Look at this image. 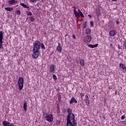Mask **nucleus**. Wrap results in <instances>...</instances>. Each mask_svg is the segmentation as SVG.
<instances>
[{
	"label": "nucleus",
	"instance_id": "10",
	"mask_svg": "<svg viewBox=\"0 0 126 126\" xmlns=\"http://www.w3.org/2000/svg\"><path fill=\"white\" fill-rule=\"evenodd\" d=\"M72 103H75L77 104V100H76L74 97H72L69 102V104H72Z\"/></svg>",
	"mask_w": 126,
	"mask_h": 126
},
{
	"label": "nucleus",
	"instance_id": "16",
	"mask_svg": "<svg viewBox=\"0 0 126 126\" xmlns=\"http://www.w3.org/2000/svg\"><path fill=\"white\" fill-rule=\"evenodd\" d=\"M10 123L7 121H3L2 122V125L4 126H10Z\"/></svg>",
	"mask_w": 126,
	"mask_h": 126
},
{
	"label": "nucleus",
	"instance_id": "2",
	"mask_svg": "<svg viewBox=\"0 0 126 126\" xmlns=\"http://www.w3.org/2000/svg\"><path fill=\"white\" fill-rule=\"evenodd\" d=\"M33 49L32 51H36L39 52L41 49V42L39 40H36L33 43Z\"/></svg>",
	"mask_w": 126,
	"mask_h": 126
},
{
	"label": "nucleus",
	"instance_id": "40",
	"mask_svg": "<svg viewBox=\"0 0 126 126\" xmlns=\"http://www.w3.org/2000/svg\"><path fill=\"white\" fill-rule=\"evenodd\" d=\"M102 118H103V119H104V120H106V117L103 116Z\"/></svg>",
	"mask_w": 126,
	"mask_h": 126
},
{
	"label": "nucleus",
	"instance_id": "26",
	"mask_svg": "<svg viewBox=\"0 0 126 126\" xmlns=\"http://www.w3.org/2000/svg\"><path fill=\"white\" fill-rule=\"evenodd\" d=\"M16 14H17V15H20L21 12L19 10H17L15 11Z\"/></svg>",
	"mask_w": 126,
	"mask_h": 126
},
{
	"label": "nucleus",
	"instance_id": "13",
	"mask_svg": "<svg viewBox=\"0 0 126 126\" xmlns=\"http://www.w3.org/2000/svg\"><path fill=\"white\" fill-rule=\"evenodd\" d=\"M117 32H116L115 31H111L109 32V35H110V36H115V35H116Z\"/></svg>",
	"mask_w": 126,
	"mask_h": 126
},
{
	"label": "nucleus",
	"instance_id": "8",
	"mask_svg": "<svg viewBox=\"0 0 126 126\" xmlns=\"http://www.w3.org/2000/svg\"><path fill=\"white\" fill-rule=\"evenodd\" d=\"M84 101L86 105H87V106L89 105V98L88 97V95H86Z\"/></svg>",
	"mask_w": 126,
	"mask_h": 126
},
{
	"label": "nucleus",
	"instance_id": "24",
	"mask_svg": "<svg viewBox=\"0 0 126 126\" xmlns=\"http://www.w3.org/2000/svg\"><path fill=\"white\" fill-rule=\"evenodd\" d=\"M87 27V22H85L83 24V28L85 29Z\"/></svg>",
	"mask_w": 126,
	"mask_h": 126
},
{
	"label": "nucleus",
	"instance_id": "27",
	"mask_svg": "<svg viewBox=\"0 0 126 126\" xmlns=\"http://www.w3.org/2000/svg\"><path fill=\"white\" fill-rule=\"evenodd\" d=\"M30 19L32 22H33L35 20V18H34V16H31Z\"/></svg>",
	"mask_w": 126,
	"mask_h": 126
},
{
	"label": "nucleus",
	"instance_id": "42",
	"mask_svg": "<svg viewBox=\"0 0 126 126\" xmlns=\"http://www.w3.org/2000/svg\"><path fill=\"white\" fill-rule=\"evenodd\" d=\"M77 18H78V17H79V16H76Z\"/></svg>",
	"mask_w": 126,
	"mask_h": 126
},
{
	"label": "nucleus",
	"instance_id": "36",
	"mask_svg": "<svg viewBox=\"0 0 126 126\" xmlns=\"http://www.w3.org/2000/svg\"><path fill=\"white\" fill-rule=\"evenodd\" d=\"M90 25H91V26H93L94 25V23L93 21H91L90 22Z\"/></svg>",
	"mask_w": 126,
	"mask_h": 126
},
{
	"label": "nucleus",
	"instance_id": "41",
	"mask_svg": "<svg viewBox=\"0 0 126 126\" xmlns=\"http://www.w3.org/2000/svg\"><path fill=\"white\" fill-rule=\"evenodd\" d=\"M112 1H117V0H111Z\"/></svg>",
	"mask_w": 126,
	"mask_h": 126
},
{
	"label": "nucleus",
	"instance_id": "28",
	"mask_svg": "<svg viewBox=\"0 0 126 126\" xmlns=\"http://www.w3.org/2000/svg\"><path fill=\"white\" fill-rule=\"evenodd\" d=\"M40 46L41 47V49H43V50H45V45H44V43H40Z\"/></svg>",
	"mask_w": 126,
	"mask_h": 126
},
{
	"label": "nucleus",
	"instance_id": "39",
	"mask_svg": "<svg viewBox=\"0 0 126 126\" xmlns=\"http://www.w3.org/2000/svg\"><path fill=\"white\" fill-rule=\"evenodd\" d=\"M10 126H14V125L12 123L11 124L10 123Z\"/></svg>",
	"mask_w": 126,
	"mask_h": 126
},
{
	"label": "nucleus",
	"instance_id": "5",
	"mask_svg": "<svg viewBox=\"0 0 126 126\" xmlns=\"http://www.w3.org/2000/svg\"><path fill=\"white\" fill-rule=\"evenodd\" d=\"M46 121L49 122V123H52L53 122V114H49V115H47L46 116L44 117Z\"/></svg>",
	"mask_w": 126,
	"mask_h": 126
},
{
	"label": "nucleus",
	"instance_id": "33",
	"mask_svg": "<svg viewBox=\"0 0 126 126\" xmlns=\"http://www.w3.org/2000/svg\"><path fill=\"white\" fill-rule=\"evenodd\" d=\"M53 78L55 80H57V76H56V75H53Z\"/></svg>",
	"mask_w": 126,
	"mask_h": 126
},
{
	"label": "nucleus",
	"instance_id": "22",
	"mask_svg": "<svg viewBox=\"0 0 126 126\" xmlns=\"http://www.w3.org/2000/svg\"><path fill=\"white\" fill-rule=\"evenodd\" d=\"M5 10H7V11H11L13 8H12V7H7L5 8Z\"/></svg>",
	"mask_w": 126,
	"mask_h": 126
},
{
	"label": "nucleus",
	"instance_id": "19",
	"mask_svg": "<svg viewBox=\"0 0 126 126\" xmlns=\"http://www.w3.org/2000/svg\"><path fill=\"white\" fill-rule=\"evenodd\" d=\"M120 67L123 69V70H125V71H126V67L124 66V64L120 63Z\"/></svg>",
	"mask_w": 126,
	"mask_h": 126
},
{
	"label": "nucleus",
	"instance_id": "46",
	"mask_svg": "<svg viewBox=\"0 0 126 126\" xmlns=\"http://www.w3.org/2000/svg\"><path fill=\"white\" fill-rule=\"evenodd\" d=\"M59 124H60V122H59Z\"/></svg>",
	"mask_w": 126,
	"mask_h": 126
},
{
	"label": "nucleus",
	"instance_id": "1",
	"mask_svg": "<svg viewBox=\"0 0 126 126\" xmlns=\"http://www.w3.org/2000/svg\"><path fill=\"white\" fill-rule=\"evenodd\" d=\"M67 113L68 114L66 117V126H76V121H75V116L72 113L71 109L68 108Z\"/></svg>",
	"mask_w": 126,
	"mask_h": 126
},
{
	"label": "nucleus",
	"instance_id": "3",
	"mask_svg": "<svg viewBox=\"0 0 126 126\" xmlns=\"http://www.w3.org/2000/svg\"><path fill=\"white\" fill-rule=\"evenodd\" d=\"M18 84L20 90H22L23 89V84H24V80L23 77H20L18 80Z\"/></svg>",
	"mask_w": 126,
	"mask_h": 126
},
{
	"label": "nucleus",
	"instance_id": "30",
	"mask_svg": "<svg viewBox=\"0 0 126 126\" xmlns=\"http://www.w3.org/2000/svg\"><path fill=\"white\" fill-rule=\"evenodd\" d=\"M43 117H47V116H48V114H47V112H45V111H43Z\"/></svg>",
	"mask_w": 126,
	"mask_h": 126
},
{
	"label": "nucleus",
	"instance_id": "44",
	"mask_svg": "<svg viewBox=\"0 0 126 126\" xmlns=\"http://www.w3.org/2000/svg\"><path fill=\"white\" fill-rule=\"evenodd\" d=\"M90 18H92V17H91V16H90Z\"/></svg>",
	"mask_w": 126,
	"mask_h": 126
},
{
	"label": "nucleus",
	"instance_id": "14",
	"mask_svg": "<svg viewBox=\"0 0 126 126\" xmlns=\"http://www.w3.org/2000/svg\"><path fill=\"white\" fill-rule=\"evenodd\" d=\"M50 72L53 73V72H55V65H52L50 66Z\"/></svg>",
	"mask_w": 126,
	"mask_h": 126
},
{
	"label": "nucleus",
	"instance_id": "37",
	"mask_svg": "<svg viewBox=\"0 0 126 126\" xmlns=\"http://www.w3.org/2000/svg\"><path fill=\"white\" fill-rule=\"evenodd\" d=\"M72 38H73V39H74L75 40V39H76V38L75 37V35H72Z\"/></svg>",
	"mask_w": 126,
	"mask_h": 126
},
{
	"label": "nucleus",
	"instance_id": "6",
	"mask_svg": "<svg viewBox=\"0 0 126 126\" xmlns=\"http://www.w3.org/2000/svg\"><path fill=\"white\" fill-rule=\"evenodd\" d=\"M32 57L33 59H38L39 55H40V51H33Z\"/></svg>",
	"mask_w": 126,
	"mask_h": 126
},
{
	"label": "nucleus",
	"instance_id": "38",
	"mask_svg": "<svg viewBox=\"0 0 126 126\" xmlns=\"http://www.w3.org/2000/svg\"><path fill=\"white\" fill-rule=\"evenodd\" d=\"M116 24H119V23H120V22H119V21H117L116 22Z\"/></svg>",
	"mask_w": 126,
	"mask_h": 126
},
{
	"label": "nucleus",
	"instance_id": "9",
	"mask_svg": "<svg viewBox=\"0 0 126 126\" xmlns=\"http://www.w3.org/2000/svg\"><path fill=\"white\" fill-rule=\"evenodd\" d=\"M91 36H88L86 37L85 39V42H87L88 43H90V42H91Z\"/></svg>",
	"mask_w": 126,
	"mask_h": 126
},
{
	"label": "nucleus",
	"instance_id": "15",
	"mask_svg": "<svg viewBox=\"0 0 126 126\" xmlns=\"http://www.w3.org/2000/svg\"><path fill=\"white\" fill-rule=\"evenodd\" d=\"M79 61L80 62L81 65H83V66L85 65V62H84V60H83L82 59H80Z\"/></svg>",
	"mask_w": 126,
	"mask_h": 126
},
{
	"label": "nucleus",
	"instance_id": "4",
	"mask_svg": "<svg viewBox=\"0 0 126 126\" xmlns=\"http://www.w3.org/2000/svg\"><path fill=\"white\" fill-rule=\"evenodd\" d=\"M2 39H3V32L0 31V49H3L2 47Z\"/></svg>",
	"mask_w": 126,
	"mask_h": 126
},
{
	"label": "nucleus",
	"instance_id": "34",
	"mask_svg": "<svg viewBox=\"0 0 126 126\" xmlns=\"http://www.w3.org/2000/svg\"><path fill=\"white\" fill-rule=\"evenodd\" d=\"M80 96L82 98V97H84V94L83 93H81L80 94Z\"/></svg>",
	"mask_w": 126,
	"mask_h": 126
},
{
	"label": "nucleus",
	"instance_id": "21",
	"mask_svg": "<svg viewBox=\"0 0 126 126\" xmlns=\"http://www.w3.org/2000/svg\"><path fill=\"white\" fill-rule=\"evenodd\" d=\"M74 13L75 14V16H80V15H79V13L78 11H77L76 10H74Z\"/></svg>",
	"mask_w": 126,
	"mask_h": 126
},
{
	"label": "nucleus",
	"instance_id": "32",
	"mask_svg": "<svg viewBox=\"0 0 126 126\" xmlns=\"http://www.w3.org/2000/svg\"><path fill=\"white\" fill-rule=\"evenodd\" d=\"M123 45H124V47L125 48V49H126V40H125L124 42Z\"/></svg>",
	"mask_w": 126,
	"mask_h": 126
},
{
	"label": "nucleus",
	"instance_id": "11",
	"mask_svg": "<svg viewBox=\"0 0 126 126\" xmlns=\"http://www.w3.org/2000/svg\"><path fill=\"white\" fill-rule=\"evenodd\" d=\"M17 0H10L8 1L9 4H13V3H17Z\"/></svg>",
	"mask_w": 126,
	"mask_h": 126
},
{
	"label": "nucleus",
	"instance_id": "25",
	"mask_svg": "<svg viewBox=\"0 0 126 126\" xmlns=\"http://www.w3.org/2000/svg\"><path fill=\"white\" fill-rule=\"evenodd\" d=\"M78 11L79 12V14H80V16H84V15H83V13H82V12H81V10L80 9H78Z\"/></svg>",
	"mask_w": 126,
	"mask_h": 126
},
{
	"label": "nucleus",
	"instance_id": "18",
	"mask_svg": "<svg viewBox=\"0 0 126 126\" xmlns=\"http://www.w3.org/2000/svg\"><path fill=\"white\" fill-rule=\"evenodd\" d=\"M20 4L21 6H23V7H24V8H27L28 9H29V6H27L24 3H21Z\"/></svg>",
	"mask_w": 126,
	"mask_h": 126
},
{
	"label": "nucleus",
	"instance_id": "43",
	"mask_svg": "<svg viewBox=\"0 0 126 126\" xmlns=\"http://www.w3.org/2000/svg\"><path fill=\"white\" fill-rule=\"evenodd\" d=\"M88 16H91V15H88Z\"/></svg>",
	"mask_w": 126,
	"mask_h": 126
},
{
	"label": "nucleus",
	"instance_id": "35",
	"mask_svg": "<svg viewBox=\"0 0 126 126\" xmlns=\"http://www.w3.org/2000/svg\"><path fill=\"white\" fill-rule=\"evenodd\" d=\"M125 118H126L125 116H123L121 117V120H125Z\"/></svg>",
	"mask_w": 126,
	"mask_h": 126
},
{
	"label": "nucleus",
	"instance_id": "12",
	"mask_svg": "<svg viewBox=\"0 0 126 126\" xmlns=\"http://www.w3.org/2000/svg\"><path fill=\"white\" fill-rule=\"evenodd\" d=\"M23 107L24 111L27 112V102L26 101H24Z\"/></svg>",
	"mask_w": 126,
	"mask_h": 126
},
{
	"label": "nucleus",
	"instance_id": "17",
	"mask_svg": "<svg viewBox=\"0 0 126 126\" xmlns=\"http://www.w3.org/2000/svg\"><path fill=\"white\" fill-rule=\"evenodd\" d=\"M98 44H96L94 45L89 44L88 46L89 48H96V47H98Z\"/></svg>",
	"mask_w": 126,
	"mask_h": 126
},
{
	"label": "nucleus",
	"instance_id": "31",
	"mask_svg": "<svg viewBox=\"0 0 126 126\" xmlns=\"http://www.w3.org/2000/svg\"><path fill=\"white\" fill-rule=\"evenodd\" d=\"M30 2H32V3H34L37 1V0H29Z\"/></svg>",
	"mask_w": 126,
	"mask_h": 126
},
{
	"label": "nucleus",
	"instance_id": "29",
	"mask_svg": "<svg viewBox=\"0 0 126 126\" xmlns=\"http://www.w3.org/2000/svg\"><path fill=\"white\" fill-rule=\"evenodd\" d=\"M27 14V15H30L31 16V15H32V12H30V11H26Z\"/></svg>",
	"mask_w": 126,
	"mask_h": 126
},
{
	"label": "nucleus",
	"instance_id": "20",
	"mask_svg": "<svg viewBox=\"0 0 126 126\" xmlns=\"http://www.w3.org/2000/svg\"><path fill=\"white\" fill-rule=\"evenodd\" d=\"M91 33V29L87 28L86 30V34H90Z\"/></svg>",
	"mask_w": 126,
	"mask_h": 126
},
{
	"label": "nucleus",
	"instance_id": "7",
	"mask_svg": "<svg viewBox=\"0 0 126 126\" xmlns=\"http://www.w3.org/2000/svg\"><path fill=\"white\" fill-rule=\"evenodd\" d=\"M57 51L59 53H62V44H61V43H58V46L57 47Z\"/></svg>",
	"mask_w": 126,
	"mask_h": 126
},
{
	"label": "nucleus",
	"instance_id": "45",
	"mask_svg": "<svg viewBox=\"0 0 126 126\" xmlns=\"http://www.w3.org/2000/svg\"><path fill=\"white\" fill-rule=\"evenodd\" d=\"M82 17H84V16H82Z\"/></svg>",
	"mask_w": 126,
	"mask_h": 126
},
{
	"label": "nucleus",
	"instance_id": "23",
	"mask_svg": "<svg viewBox=\"0 0 126 126\" xmlns=\"http://www.w3.org/2000/svg\"><path fill=\"white\" fill-rule=\"evenodd\" d=\"M96 13L98 16L100 15V13H101V11L100 10V9L99 8L96 9Z\"/></svg>",
	"mask_w": 126,
	"mask_h": 126
}]
</instances>
